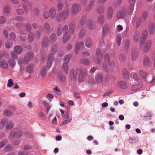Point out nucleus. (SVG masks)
Instances as JSON below:
<instances>
[{
	"instance_id": "obj_1",
	"label": "nucleus",
	"mask_w": 155,
	"mask_h": 155,
	"mask_svg": "<svg viewBox=\"0 0 155 155\" xmlns=\"http://www.w3.org/2000/svg\"><path fill=\"white\" fill-rule=\"evenodd\" d=\"M69 28L70 29L69 32L67 31L68 29V27L67 25H65L62 28L61 25H59L58 26L57 28L58 35L60 36L62 34L63 31L65 32L63 39V42L64 43H66L69 40L70 38L71 35L74 32L75 28L74 23L73 22H70Z\"/></svg>"
},
{
	"instance_id": "obj_2",
	"label": "nucleus",
	"mask_w": 155,
	"mask_h": 155,
	"mask_svg": "<svg viewBox=\"0 0 155 155\" xmlns=\"http://www.w3.org/2000/svg\"><path fill=\"white\" fill-rule=\"evenodd\" d=\"M6 124L5 127L7 129L10 130L14 126L13 122L11 120L8 121L6 118H2L0 123V129H3Z\"/></svg>"
},
{
	"instance_id": "obj_3",
	"label": "nucleus",
	"mask_w": 155,
	"mask_h": 155,
	"mask_svg": "<svg viewBox=\"0 0 155 155\" xmlns=\"http://www.w3.org/2000/svg\"><path fill=\"white\" fill-rule=\"evenodd\" d=\"M97 57L93 56V59L94 62L96 63H100V59L102 58L103 54L101 49L98 48L96 51Z\"/></svg>"
},
{
	"instance_id": "obj_4",
	"label": "nucleus",
	"mask_w": 155,
	"mask_h": 155,
	"mask_svg": "<svg viewBox=\"0 0 155 155\" xmlns=\"http://www.w3.org/2000/svg\"><path fill=\"white\" fill-rule=\"evenodd\" d=\"M63 119L64 121L60 124V126H62L66 124H68L72 120V118L70 116L69 113L68 112L64 115Z\"/></svg>"
},
{
	"instance_id": "obj_5",
	"label": "nucleus",
	"mask_w": 155,
	"mask_h": 155,
	"mask_svg": "<svg viewBox=\"0 0 155 155\" xmlns=\"http://www.w3.org/2000/svg\"><path fill=\"white\" fill-rule=\"evenodd\" d=\"M80 5L78 4H74L72 5L71 12L72 14H75L79 12L81 10Z\"/></svg>"
},
{
	"instance_id": "obj_6",
	"label": "nucleus",
	"mask_w": 155,
	"mask_h": 155,
	"mask_svg": "<svg viewBox=\"0 0 155 155\" xmlns=\"http://www.w3.org/2000/svg\"><path fill=\"white\" fill-rule=\"evenodd\" d=\"M76 73H80V74L78 75L79 77L78 80L79 82H82L84 81V77L86 75V71H84V73H83L82 70L80 69L77 68L76 69Z\"/></svg>"
},
{
	"instance_id": "obj_7",
	"label": "nucleus",
	"mask_w": 155,
	"mask_h": 155,
	"mask_svg": "<svg viewBox=\"0 0 155 155\" xmlns=\"http://www.w3.org/2000/svg\"><path fill=\"white\" fill-rule=\"evenodd\" d=\"M69 13V10L67 9L65 12H63L61 14H58L57 16V19L58 21H60L61 19L64 20L66 18Z\"/></svg>"
},
{
	"instance_id": "obj_8",
	"label": "nucleus",
	"mask_w": 155,
	"mask_h": 155,
	"mask_svg": "<svg viewBox=\"0 0 155 155\" xmlns=\"http://www.w3.org/2000/svg\"><path fill=\"white\" fill-rule=\"evenodd\" d=\"M22 134V132L21 131H15L13 130L11 132L9 137L10 139H13L15 137L18 138L21 137Z\"/></svg>"
},
{
	"instance_id": "obj_9",
	"label": "nucleus",
	"mask_w": 155,
	"mask_h": 155,
	"mask_svg": "<svg viewBox=\"0 0 155 155\" xmlns=\"http://www.w3.org/2000/svg\"><path fill=\"white\" fill-rule=\"evenodd\" d=\"M114 10L113 8L111 6H109L107 9V19L109 20H111L112 19L113 16Z\"/></svg>"
},
{
	"instance_id": "obj_10",
	"label": "nucleus",
	"mask_w": 155,
	"mask_h": 155,
	"mask_svg": "<svg viewBox=\"0 0 155 155\" xmlns=\"http://www.w3.org/2000/svg\"><path fill=\"white\" fill-rule=\"evenodd\" d=\"M151 43L150 40H147L145 42L143 47V51L145 52H147L149 51Z\"/></svg>"
},
{
	"instance_id": "obj_11",
	"label": "nucleus",
	"mask_w": 155,
	"mask_h": 155,
	"mask_svg": "<svg viewBox=\"0 0 155 155\" xmlns=\"http://www.w3.org/2000/svg\"><path fill=\"white\" fill-rule=\"evenodd\" d=\"M25 58L26 64L29 62L30 60L32 59L33 58V52L31 51H29L25 55Z\"/></svg>"
},
{
	"instance_id": "obj_12",
	"label": "nucleus",
	"mask_w": 155,
	"mask_h": 155,
	"mask_svg": "<svg viewBox=\"0 0 155 155\" xmlns=\"http://www.w3.org/2000/svg\"><path fill=\"white\" fill-rule=\"evenodd\" d=\"M138 56V51L137 49H133L131 51V57L133 61L137 60Z\"/></svg>"
},
{
	"instance_id": "obj_13",
	"label": "nucleus",
	"mask_w": 155,
	"mask_h": 155,
	"mask_svg": "<svg viewBox=\"0 0 155 155\" xmlns=\"http://www.w3.org/2000/svg\"><path fill=\"white\" fill-rule=\"evenodd\" d=\"M110 57L108 54H106L104 56V61L105 63L108 64L109 66H111L114 65V62L113 61H110Z\"/></svg>"
},
{
	"instance_id": "obj_14",
	"label": "nucleus",
	"mask_w": 155,
	"mask_h": 155,
	"mask_svg": "<svg viewBox=\"0 0 155 155\" xmlns=\"http://www.w3.org/2000/svg\"><path fill=\"white\" fill-rule=\"evenodd\" d=\"M117 87L119 88L124 89L127 88V86L126 83L124 81H119L117 82Z\"/></svg>"
},
{
	"instance_id": "obj_15",
	"label": "nucleus",
	"mask_w": 155,
	"mask_h": 155,
	"mask_svg": "<svg viewBox=\"0 0 155 155\" xmlns=\"http://www.w3.org/2000/svg\"><path fill=\"white\" fill-rule=\"evenodd\" d=\"M54 57L52 54H49L48 58L47 60V65L48 68H50L51 66L52 61L54 59Z\"/></svg>"
},
{
	"instance_id": "obj_16",
	"label": "nucleus",
	"mask_w": 155,
	"mask_h": 155,
	"mask_svg": "<svg viewBox=\"0 0 155 155\" xmlns=\"http://www.w3.org/2000/svg\"><path fill=\"white\" fill-rule=\"evenodd\" d=\"M149 34L150 35H153L155 32V25L153 23H150L148 26Z\"/></svg>"
},
{
	"instance_id": "obj_17",
	"label": "nucleus",
	"mask_w": 155,
	"mask_h": 155,
	"mask_svg": "<svg viewBox=\"0 0 155 155\" xmlns=\"http://www.w3.org/2000/svg\"><path fill=\"white\" fill-rule=\"evenodd\" d=\"M138 73L140 76L146 81L147 80V76L148 74L147 72L143 71L141 69H140L138 71Z\"/></svg>"
},
{
	"instance_id": "obj_18",
	"label": "nucleus",
	"mask_w": 155,
	"mask_h": 155,
	"mask_svg": "<svg viewBox=\"0 0 155 155\" xmlns=\"http://www.w3.org/2000/svg\"><path fill=\"white\" fill-rule=\"evenodd\" d=\"M126 10L125 9H123L118 12L117 15V17L119 18H124L126 14Z\"/></svg>"
},
{
	"instance_id": "obj_19",
	"label": "nucleus",
	"mask_w": 155,
	"mask_h": 155,
	"mask_svg": "<svg viewBox=\"0 0 155 155\" xmlns=\"http://www.w3.org/2000/svg\"><path fill=\"white\" fill-rule=\"evenodd\" d=\"M147 35V32L146 30H144L142 33L140 39V44H142L146 38Z\"/></svg>"
},
{
	"instance_id": "obj_20",
	"label": "nucleus",
	"mask_w": 155,
	"mask_h": 155,
	"mask_svg": "<svg viewBox=\"0 0 155 155\" xmlns=\"http://www.w3.org/2000/svg\"><path fill=\"white\" fill-rule=\"evenodd\" d=\"M134 5H132V4H129L126 10L127 14L128 15H131L134 10Z\"/></svg>"
},
{
	"instance_id": "obj_21",
	"label": "nucleus",
	"mask_w": 155,
	"mask_h": 155,
	"mask_svg": "<svg viewBox=\"0 0 155 155\" xmlns=\"http://www.w3.org/2000/svg\"><path fill=\"white\" fill-rule=\"evenodd\" d=\"M34 66L33 64H29L26 68V71L28 73H31L34 71Z\"/></svg>"
},
{
	"instance_id": "obj_22",
	"label": "nucleus",
	"mask_w": 155,
	"mask_h": 155,
	"mask_svg": "<svg viewBox=\"0 0 155 155\" xmlns=\"http://www.w3.org/2000/svg\"><path fill=\"white\" fill-rule=\"evenodd\" d=\"M143 65L145 67H148L150 65V62L149 58L147 56H145L143 61Z\"/></svg>"
},
{
	"instance_id": "obj_23",
	"label": "nucleus",
	"mask_w": 155,
	"mask_h": 155,
	"mask_svg": "<svg viewBox=\"0 0 155 155\" xmlns=\"http://www.w3.org/2000/svg\"><path fill=\"white\" fill-rule=\"evenodd\" d=\"M143 86L142 83L134 85L131 87V90L132 91H135L141 88Z\"/></svg>"
},
{
	"instance_id": "obj_24",
	"label": "nucleus",
	"mask_w": 155,
	"mask_h": 155,
	"mask_svg": "<svg viewBox=\"0 0 155 155\" xmlns=\"http://www.w3.org/2000/svg\"><path fill=\"white\" fill-rule=\"evenodd\" d=\"M92 41L91 39L90 38H86L85 41V45L87 48H91L92 45Z\"/></svg>"
},
{
	"instance_id": "obj_25",
	"label": "nucleus",
	"mask_w": 155,
	"mask_h": 155,
	"mask_svg": "<svg viewBox=\"0 0 155 155\" xmlns=\"http://www.w3.org/2000/svg\"><path fill=\"white\" fill-rule=\"evenodd\" d=\"M130 76L131 78L135 81H139L140 79V77L136 73L133 72L131 73Z\"/></svg>"
},
{
	"instance_id": "obj_26",
	"label": "nucleus",
	"mask_w": 155,
	"mask_h": 155,
	"mask_svg": "<svg viewBox=\"0 0 155 155\" xmlns=\"http://www.w3.org/2000/svg\"><path fill=\"white\" fill-rule=\"evenodd\" d=\"M133 38L135 41L138 42L140 38V32L138 31H135L133 35Z\"/></svg>"
},
{
	"instance_id": "obj_27",
	"label": "nucleus",
	"mask_w": 155,
	"mask_h": 155,
	"mask_svg": "<svg viewBox=\"0 0 155 155\" xmlns=\"http://www.w3.org/2000/svg\"><path fill=\"white\" fill-rule=\"evenodd\" d=\"M14 50L16 54H20L23 51L22 47L19 45H16L14 47Z\"/></svg>"
},
{
	"instance_id": "obj_28",
	"label": "nucleus",
	"mask_w": 155,
	"mask_h": 155,
	"mask_svg": "<svg viewBox=\"0 0 155 155\" xmlns=\"http://www.w3.org/2000/svg\"><path fill=\"white\" fill-rule=\"evenodd\" d=\"M0 67L6 69L8 67V65L6 61L2 60H0Z\"/></svg>"
},
{
	"instance_id": "obj_29",
	"label": "nucleus",
	"mask_w": 155,
	"mask_h": 155,
	"mask_svg": "<svg viewBox=\"0 0 155 155\" xmlns=\"http://www.w3.org/2000/svg\"><path fill=\"white\" fill-rule=\"evenodd\" d=\"M84 45V44L82 41H77L76 45V51L77 52L79 49L82 48Z\"/></svg>"
},
{
	"instance_id": "obj_30",
	"label": "nucleus",
	"mask_w": 155,
	"mask_h": 155,
	"mask_svg": "<svg viewBox=\"0 0 155 155\" xmlns=\"http://www.w3.org/2000/svg\"><path fill=\"white\" fill-rule=\"evenodd\" d=\"M46 68V66H44L41 69L40 74L42 77H44L46 75L47 71Z\"/></svg>"
},
{
	"instance_id": "obj_31",
	"label": "nucleus",
	"mask_w": 155,
	"mask_h": 155,
	"mask_svg": "<svg viewBox=\"0 0 155 155\" xmlns=\"http://www.w3.org/2000/svg\"><path fill=\"white\" fill-rule=\"evenodd\" d=\"M11 11V8L8 5L5 6L3 8V13L5 15H7L9 14L10 12Z\"/></svg>"
},
{
	"instance_id": "obj_32",
	"label": "nucleus",
	"mask_w": 155,
	"mask_h": 155,
	"mask_svg": "<svg viewBox=\"0 0 155 155\" xmlns=\"http://www.w3.org/2000/svg\"><path fill=\"white\" fill-rule=\"evenodd\" d=\"M109 29L108 25L105 24L104 25L102 30V34L103 36H105L107 34Z\"/></svg>"
},
{
	"instance_id": "obj_33",
	"label": "nucleus",
	"mask_w": 155,
	"mask_h": 155,
	"mask_svg": "<svg viewBox=\"0 0 155 155\" xmlns=\"http://www.w3.org/2000/svg\"><path fill=\"white\" fill-rule=\"evenodd\" d=\"M97 11L98 13H103L105 11V7L104 6L102 5L98 7L97 8Z\"/></svg>"
},
{
	"instance_id": "obj_34",
	"label": "nucleus",
	"mask_w": 155,
	"mask_h": 155,
	"mask_svg": "<svg viewBox=\"0 0 155 155\" xmlns=\"http://www.w3.org/2000/svg\"><path fill=\"white\" fill-rule=\"evenodd\" d=\"M133 22L134 24H136V27L137 28L140 25L141 21L140 18H137L134 19L133 21Z\"/></svg>"
},
{
	"instance_id": "obj_35",
	"label": "nucleus",
	"mask_w": 155,
	"mask_h": 155,
	"mask_svg": "<svg viewBox=\"0 0 155 155\" xmlns=\"http://www.w3.org/2000/svg\"><path fill=\"white\" fill-rule=\"evenodd\" d=\"M95 79L97 82H101L103 81V77L102 74H97L95 76Z\"/></svg>"
},
{
	"instance_id": "obj_36",
	"label": "nucleus",
	"mask_w": 155,
	"mask_h": 155,
	"mask_svg": "<svg viewBox=\"0 0 155 155\" xmlns=\"http://www.w3.org/2000/svg\"><path fill=\"white\" fill-rule=\"evenodd\" d=\"M50 12L51 14V18L53 19L55 18L56 15V13L54 8H51L50 10Z\"/></svg>"
},
{
	"instance_id": "obj_37",
	"label": "nucleus",
	"mask_w": 155,
	"mask_h": 155,
	"mask_svg": "<svg viewBox=\"0 0 155 155\" xmlns=\"http://www.w3.org/2000/svg\"><path fill=\"white\" fill-rule=\"evenodd\" d=\"M104 17L102 15L98 16L97 18V21L99 23L102 24L104 22Z\"/></svg>"
},
{
	"instance_id": "obj_38",
	"label": "nucleus",
	"mask_w": 155,
	"mask_h": 155,
	"mask_svg": "<svg viewBox=\"0 0 155 155\" xmlns=\"http://www.w3.org/2000/svg\"><path fill=\"white\" fill-rule=\"evenodd\" d=\"M58 77L59 79L62 82H64L65 81V77L63 75L62 73H59L58 75Z\"/></svg>"
},
{
	"instance_id": "obj_39",
	"label": "nucleus",
	"mask_w": 155,
	"mask_h": 155,
	"mask_svg": "<svg viewBox=\"0 0 155 155\" xmlns=\"http://www.w3.org/2000/svg\"><path fill=\"white\" fill-rule=\"evenodd\" d=\"M43 103L45 107L47 108V112L48 113L51 107V105L49 103L46 101H44L43 102Z\"/></svg>"
},
{
	"instance_id": "obj_40",
	"label": "nucleus",
	"mask_w": 155,
	"mask_h": 155,
	"mask_svg": "<svg viewBox=\"0 0 155 155\" xmlns=\"http://www.w3.org/2000/svg\"><path fill=\"white\" fill-rule=\"evenodd\" d=\"M122 73L124 78H128L129 77V72L125 68L123 69Z\"/></svg>"
},
{
	"instance_id": "obj_41",
	"label": "nucleus",
	"mask_w": 155,
	"mask_h": 155,
	"mask_svg": "<svg viewBox=\"0 0 155 155\" xmlns=\"http://www.w3.org/2000/svg\"><path fill=\"white\" fill-rule=\"evenodd\" d=\"M63 69L64 70L66 74L68 72V63L64 62L63 65Z\"/></svg>"
},
{
	"instance_id": "obj_42",
	"label": "nucleus",
	"mask_w": 155,
	"mask_h": 155,
	"mask_svg": "<svg viewBox=\"0 0 155 155\" xmlns=\"http://www.w3.org/2000/svg\"><path fill=\"white\" fill-rule=\"evenodd\" d=\"M70 73L71 79L74 80H76L77 76L76 74L75 73L73 69L71 70Z\"/></svg>"
},
{
	"instance_id": "obj_43",
	"label": "nucleus",
	"mask_w": 155,
	"mask_h": 155,
	"mask_svg": "<svg viewBox=\"0 0 155 155\" xmlns=\"http://www.w3.org/2000/svg\"><path fill=\"white\" fill-rule=\"evenodd\" d=\"M8 62L10 66L13 67L15 64V62L14 59L12 58H10L8 60Z\"/></svg>"
},
{
	"instance_id": "obj_44",
	"label": "nucleus",
	"mask_w": 155,
	"mask_h": 155,
	"mask_svg": "<svg viewBox=\"0 0 155 155\" xmlns=\"http://www.w3.org/2000/svg\"><path fill=\"white\" fill-rule=\"evenodd\" d=\"M34 33L32 32H30L28 35V41L30 42L32 41L34 39Z\"/></svg>"
},
{
	"instance_id": "obj_45",
	"label": "nucleus",
	"mask_w": 155,
	"mask_h": 155,
	"mask_svg": "<svg viewBox=\"0 0 155 155\" xmlns=\"http://www.w3.org/2000/svg\"><path fill=\"white\" fill-rule=\"evenodd\" d=\"M4 114L5 116H10L12 115L13 113L9 110H5L4 111Z\"/></svg>"
},
{
	"instance_id": "obj_46",
	"label": "nucleus",
	"mask_w": 155,
	"mask_h": 155,
	"mask_svg": "<svg viewBox=\"0 0 155 155\" xmlns=\"http://www.w3.org/2000/svg\"><path fill=\"white\" fill-rule=\"evenodd\" d=\"M81 62L82 64H84L86 65H88L89 64V61L87 59L83 58L81 61Z\"/></svg>"
},
{
	"instance_id": "obj_47",
	"label": "nucleus",
	"mask_w": 155,
	"mask_h": 155,
	"mask_svg": "<svg viewBox=\"0 0 155 155\" xmlns=\"http://www.w3.org/2000/svg\"><path fill=\"white\" fill-rule=\"evenodd\" d=\"M20 38L22 41H25L26 39L25 34L23 32H21L20 34Z\"/></svg>"
},
{
	"instance_id": "obj_48",
	"label": "nucleus",
	"mask_w": 155,
	"mask_h": 155,
	"mask_svg": "<svg viewBox=\"0 0 155 155\" xmlns=\"http://www.w3.org/2000/svg\"><path fill=\"white\" fill-rule=\"evenodd\" d=\"M122 38L120 35H117V43L118 46H120L121 44Z\"/></svg>"
},
{
	"instance_id": "obj_49",
	"label": "nucleus",
	"mask_w": 155,
	"mask_h": 155,
	"mask_svg": "<svg viewBox=\"0 0 155 155\" xmlns=\"http://www.w3.org/2000/svg\"><path fill=\"white\" fill-rule=\"evenodd\" d=\"M88 22L89 24V28L90 29H93L95 28V26L93 25L92 21L91 20H89Z\"/></svg>"
},
{
	"instance_id": "obj_50",
	"label": "nucleus",
	"mask_w": 155,
	"mask_h": 155,
	"mask_svg": "<svg viewBox=\"0 0 155 155\" xmlns=\"http://www.w3.org/2000/svg\"><path fill=\"white\" fill-rule=\"evenodd\" d=\"M148 16V13L146 11H144L142 15V18L143 19H146Z\"/></svg>"
},
{
	"instance_id": "obj_51",
	"label": "nucleus",
	"mask_w": 155,
	"mask_h": 155,
	"mask_svg": "<svg viewBox=\"0 0 155 155\" xmlns=\"http://www.w3.org/2000/svg\"><path fill=\"white\" fill-rule=\"evenodd\" d=\"M9 37L11 40H15L16 37L15 34L13 32H11L9 34Z\"/></svg>"
},
{
	"instance_id": "obj_52",
	"label": "nucleus",
	"mask_w": 155,
	"mask_h": 155,
	"mask_svg": "<svg viewBox=\"0 0 155 155\" xmlns=\"http://www.w3.org/2000/svg\"><path fill=\"white\" fill-rule=\"evenodd\" d=\"M45 97L50 102L51 101L52 99L54 98L53 95L51 94H48L45 96Z\"/></svg>"
},
{
	"instance_id": "obj_53",
	"label": "nucleus",
	"mask_w": 155,
	"mask_h": 155,
	"mask_svg": "<svg viewBox=\"0 0 155 155\" xmlns=\"http://www.w3.org/2000/svg\"><path fill=\"white\" fill-rule=\"evenodd\" d=\"M6 21V19L5 16H1L0 17V24H3L5 23Z\"/></svg>"
},
{
	"instance_id": "obj_54",
	"label": "nucleus",
	"mask_w": 155,
	"mask_h": 155,
	"mask_svg": "<svg viewBox=\"0 0 155 155\" xmlns=\"http://www.w3.org/2000/svg\"><path fill=\"white\" fill-rule=\"evenodd\" d=\"M71 57V56L70 54H67L64 57V62L68 63L70 58Z\"/></svg>"
},
{
	"instance_id": "obj_55",
	"label": "nucleus",
	"mask_w": 155,
	"mask_h": 155,
	"mask_svg": "<svg viewBox=\"0 0 155 155\" xmlns=\"http://www.w3.org/2000/svg\"><path fill=\"white\" fill-rule=\"evenodd\" d=\"M23 8L25 9V11L27 12H28L30 11L31 8V6L30 4H28L27 6L24 5Z\"/></svg>"
},
{
	"instance_id": "obj_56",
	"label": "nucleus",
	"mask_w": 155,
	"mask_h": 155,
	"mask_svg": "<svg viewBox=\"0 0 155 155\" xmlns=\"http://www.w3.org/2000/svg\"><path fill=\"white\" fill-rule=\"evenodd\" d=\"M48 38H45L44 39L43 42H42V45L43 46H47L48 45Z\"/></svg>"
},
{
	"instance_id": "obj_57",
	"label": "nucleus",
	"mask_w": 155,
	"mask_h": 155,
	"mask_svg": "<svg viewBox=\"0 0 155 155\" xmlns=\"http://www.w3.org/2000/svg\"><path fill=\"white\" fill-rule=\"evenodd\" d=\"M13 80L12 79H10L8 80V82L7 84V87H12L13 84L14 83L13 82Z\"/></svg>"
},
{
	"instance_id": "obj_58",
	"label": "nucleus",
	"mask_w": 155,
	"mask_h": 155,
	"mask_svg": "<svg viewBox=\"0 0 155 155\" xmlns=\"http://www.w3.org/2000/svg\"><path fill=\"white\" fill-rule=\"evenodd\" d=\"M45 29L47 32H48L50 29L49 24L48 23H46L45 24Z\"/></svg>"
},
{
	"instance_id": "obj_59",
	"label": "nucleus",
	"mask_w": 155,
	"mask_h": 155,
	"mask_svg": "<svg viewBox=\"0 0 155 155\" xmlns=\"http://www.w3.org/2000/svg\"><path fill=\"white\" fill-rule=\"evenodd\" d=\"M94 1H91L90 2L88 5V8H86V9L87 11H88L89 10H90L91 7L94 4Z\"/></svg>"
},
{
	"instance_id": "obj_60",
	"label": "nucleus",
	"mask_w": 155,
	"mask_h": 155,
	"mask_svg": "<svg viewBox=\"0 0 155 155\" xmlns=\"http://www.w3.org/2000/svg\"><path fill=\"white\" fill-rule=\"evenodd\" d=\"M11 57L15 59H17L18 58V56L14 52L12 51L11 52Z\"/></svg>"
},
{
	"instance_id": "obj_61",
	"label": "nucleus",
	"mask_w": 155,
	"mask_h": 155,
	"mask_svg": "<svg viewBox=\"0 0 155 155\" xmlns=\"http://www.w3.org/2000/svg\"><path fill=\"white\" fill-rule=\"evenodd\" d=\"M5 45L6 47L8 49L12 47L13 44L11 42H8L7 43H6Z\"/></svg>"
},
{
	"instance_id": "obj_62",
	"label": "nucleus",
	"mask_w": 155,
	"mask_h": 155,
	"mask_svg": "<svg viewBox=\"0 0 155 155\" xmlns=\"http://www.w3.org/2000/svg\"><path fill=\"white\" fill-rule=\"evenodd\" d=\"M85 33V31L84 30H81L79 33V37L80 38H83Z\"/></svg>"
},
{
	"instance_id": "obj_63",
	"label": "nucleus",
	"mask_w": 155,
	"mask_h": 155,
	"mask_svg": "<svg viewBox=\"0 0 155 155\" xmlns=\"http://www.w3.org/2000/svg\"><path fill=\"white\" fill-rule=\"evenodd\" d=\"M127 58L126 56L123 54H120L119 56V59L121 61L125 60Z\"/></svg>"
},
{
	"instance_id": "obj_64",
	"label": "nucleus",
	"mask_w": 155,
	"mask_h": 155,
	"mask_svg": "<svg viewBox=\"0 0 155 155\" xmlns=\"http://www.w3.org/2000/svg\"><path fill=\"white\" fill-rule=\"evenodd\" d=\"M51 40L52 42H54L56 40V35L54 34H52L50 37Z\"/></svg>"
}]
</instances>
